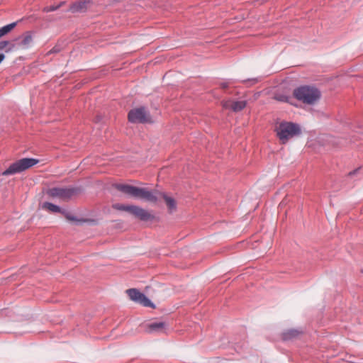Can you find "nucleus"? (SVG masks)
<instances>
[{"instance_id": "nucleus-1", "label": "nucleus", "mask_w": 363, "mask_h": 363, "mask_svg": "<svg viewBox=\"0 0 363 363\" xmlns=\"http://www.w3.org/2000/svg\"><path fill=\"white\" fill-rule=\"evenodd\" d=\"M274 131L282 144L286 143L291 138L298 135L301 132L299 125L288 121L277 123Z\"/></svg>"}, {"instance_id": "nucleus-2", "label": "nucleus", "mask_w": 363, "mask_h": 363, "mask_svg": "<svg viewBox=\"0 0 363 363\" xmlns=\"http://www.w3.org/2000/svg\"><path fill=\"white\" fill-rule=\"evenodd\" d=\"M294 97L306 104H313L320 98V92L313 86H303L294 91Z\"/></svg>"}, {"instance_id": "nucleus-3", "label": "nucleus", "mask_w": 363, "mask_h": 363, "mask_svg": "<svg viewBox=\"0 0 363 363\" xmlns=\"http://www.w3.org/2000/svg\"><path fill=\"white\" fill-rule=\"evenodd\" d=\"M113 208L116 210L128 212L135 218L143 221L152 220L154 218V216L147 211L134 205L115 203L113 205Z\"/></svg>"}, {"instance_id": "nucleus-4", "label": "nucleus", "mask_w": 363, "mask_h": 363, "mask_svg": "<svg viewBox=\"0 0 363 363\" xmlns=\"http://www.w3.org/2000/svg\"><path fill=\"white\" fill-rule=\"evenodd\" d=\"M128 121L131 123H152V118L150 113L144 107L135 108L130 110L128 113Z\"/></svg>"}, {"instance_id": "nucleus-5", "label": "nucleus", "mask_w": 363, "mask_h": 363, "mask_svg": "<svg viewBox=\"0 0 363 363\" xmlns=\"http://www.w3.org/2000/svg\"><path fill=\"white\" fill-rule=\"evenodd\" d=\"M39 160H18L3 172V175H10L21 172L36 164Z\"/></svg>"}, {"instance_id": "nucleus-6", "label": "nucleus", "mask_w": 363, "mask_h": 363, "mask_svg": "<svg viewBox=\"0 0 363 363\" xmlns=\"http://www.w3.org/2000/svg\"><path fill=\"white\" fill-rule=\"evenodd\" d=\"M79 189L77 188H52L48 191V194L51 197H58L61 199H69L77 194Z\"/></svg>"}, {"instance_id": "nucleus-7", "label": "nucleus", "mask_w": 363, "mask_h": 363, "mask_svg": "<svg viewBox=\"0 0 363 363\" xmlns=\"http://www.w3.org/2000/svg\"><path fill=\"white\" fill-rule=\"evenodd\" d=\"M126 293L131 300L138 302L144 306H153L151 301L143 294L140 293L137 289H128Z\"/></svg>"}, {"instance_id": "nucleus-8", "label": "nucleus", "mask_w": 363, "mask_h": 363, "mask_svg": "<svg viewBox=\"0 0 363 363\" xmlns=\"http://www.w3.org/2000/svg\"><path fill=\"white\" fill-rule=\"evenodd\" d=\"M160 194L162 193L157 191H151L144 188H139L136 198L143 199L150 202H156L160 197Z\"/></svg>"}, {"instance_id": "nucleus-9", "label": "nucleus", "mask_w": 363, "mask_h": 363, "mask_svg": "<svg viewBox=\"0 0 363 363\" xmlns=\"http://www.w3.org/2000/svg\"><path fill=\"white\" fill-rule=\"evenodd\" d=\"M247 102L245 101H233L228 100L222 101V106L225 109H231L235 112L242 111L246 107Z\"/></svg>"}, {"instance_id": "nucleus-10", "label": "nucleus", "mask_w": 363, "mask_h": 363, "mask_svg": "<svg viewBox=\"0 0 363 363\" xmlns=\"http://www.w3.org/2000/svg\"><path fill=\"white\" fill-rule=\"evenodd\" d=\"M15 41L18 43V48L20 50H27L30 48L33 43V37L30 33H26L21 37L16 38Z\"/></svg>"}, {"instance_id": "nucleus-11", "label": "nucleus", "mask_w": 363, "mask_h": 363, "mask_svg": "<svg viewBox=\"0 0 363 363\" xmlns=\"http://www.w3.org/2000/svg\"><path fill=\"white\" fill-rule=\"evenodd\" d=\"M116 189L119 190L120 191L130 195L133 197H137L138 191V187H135L131 185L128 184H115Z\"/></svg>"}, {"instance_id": "nucleus-12", "label": "nucleus", "mask_w": 363, "mask_h": 363, "mask_svg": "<svg viewBox=\"0 0 363 363\" xmlns=\"http://www.w3.org/2000/svg\"><path fill=\"white\" fill-rule=\"evenodd\" d=\"M167 328V324L164 322H155L147 325L146 332H164Z\"/></svg>"}, {"instance_id": "nucleus-13", "label": "nucleus", "mask_w": 363, "mask_h": 363, "mask_svg": "<svg viewBox=\"0 0 363 363\" xmlns=\"http://www.w3.org/2000/svg\"><path fill=\"white\" fill-rule=\"evenodd\" d=\"M88 1H79L70 6L69 11L72 13L84 12L87 9Z\"/></svg>"}, {"instance_id": "nucleus-14", "label": "nucleus", "mask_w": 363, "mask_h": 363, "mask_svg": "<svg viewBox=\"0 0 363 363\" xmlns=\"http://www.w3.org/2000/svg\"><path fill=\"white\" fill-rule=\"evenodd\" d=\"M160 196L164 199L165 203L168 207L169 211L170 213H172V211L176 210V208H177L176 201L173 198H171V197L167 196L164 193L160 194Z\"/></svg>"}, {"instance_id": "nucleus-15", "label": "nucleus", "mask_w": 363, "mask_h": 363, "mask_svg": "<svg viewBox=\"0 0 363 363\" xmlns=\"http://www.w3.org/2000/svg\"><path fill=\"white\" fill-rule=\"evenodd\" d=\"M42 208L51 213H61L63 214L65 212V211H62L58 206L49 202L43 203Z\"/></svg>"}, {"instance_id": "nucleus-16", "label": "nucleus", "mask_w": 363, "mask_h": 363, "mask_svg": "<svg viewBox=\"0 0 363 363\" xmlns=\"http://www.w3.org/2000/svg\"><path fill=\"white\" fill-rule=\"evenodd\" d=\"M63 214L65 215L67 220L71 222H75L78 224H82L88 221L87 219L77 218L76 216L66 211H65Z\"/></svg>"}, {"instance_id": "nucleus-17", "label": "nucleus", "mask_w": 363, "mask_h": 363, "mask_svg": "<svg viewBox=\"0 0 363 363\" xmlns=\"http://www.w3.org/2000/svg\"><path fill=\"white\" fill-rule=\"evenodd\" d=\"M16 23H12L0 28V38L11 32L16 26Z\"/></svg>"}, {"instance_id": "nucleus-18", "label": "nucleus", "mask_w": 363, "mask_h": 363, "mask_svg": "<svg viewBox=\"0 0 363 363\" xmlns=\"http://www.w3.org/2000/svg\"><path fill=\"white\" fill-rule=\"evenodd\" d=\"M299 334V332L296 330H290L284 333L285 338H290L297 336Z\"/></svg>"}, {"instance_id": "nucleus-19", "label": "nucleus", "mask_w": 363, "mask_h": 363, "mask_svg": "<svg viewBox=\"0 0 363 363\" xmlns=\"http://www.w3.org/2000/svg\"><path fill=\"white\" fill-rule=\"evenodd\" d=\"M17 50H20L19 48H18V43H14L10 42V45H9L7 48L6 49V52H14Z\"/></svg>"}, {"instance_id": "nucleus-20", "label": "nucleus", "mask_w": 363, "mask_h": 363, "mask_svg": "<svg viewBox=\"0 0 363 363\" xmlns=\"http://www.w3.org/2000/svg\"><path fill=\"white\" fill-rule=\"evenodd\" d=\"M64 3L62 2L57 6H47L43 9V11L45 12H50L54 11L57 9H58Z\"/></svg>"}, {"instance_id": "nucleus-21", "label": "nucleus", "mask_w": 363, "mask_h": 363, "mask_svg": "<svg viewBox=\"0 0 363 363\" xmlns=\"http://www.w3.org/2000/svg\"><path fill=\"white\" fill-rule=\"evenodd\" d=\"M10 45V41L8 40H4L0 41V50H3L7 48L8 45Z\"/></svg>"}, {"instance_id": "nucleus-22", "label": "nucleus", "mask_w": 363, "mask_h": 363, "mask_svg": "<svg viewBox=\"0 0 363 363\" xmlns=\"http://www.w3.org/2000/svg\"><path fill=\"white\" fill-rule=\"evenodd\" d=\"M276 99L280 101L290 103V101H289L290 98L286 96H284V95L276 96Z\"/></svg>"}, {"instance_id": "nucleus-23", "label": "nucleus", "mask_w": 363, "mask_h": 363, "mask_svg": "<svg viewBox=\"0 0 363 363\" xmlns=\"http://www.w3.org/2000/svg\"><path fill=\"white\" fill-rule=\"evenodd\" d=\"M220 86L223 89H225L228 86V84L227 82H223L220 84Z\"/></svg>"}, {"instance_id": "nucleus-24", "label": "nucleus", "mask_w": 363, "mask_h": 363, "mask_svg": "<svg viewBox=\"0 0 363 363\" xmlns=\"http://www.w3.org/2000/svg\"><path fill=\"white\" fill-rule=\"evenodd\" d=\"M5 55L2 53L0 54V63L4 60Z\"/></svg>"}, {"instance_id": "nucleus-25", "label": "nucleus", "mask_w": 363, "mask_h": 363, "mask_svg": "<svg viewBox=\"0 0 363 363\" xmlns=\"http://www.w3.org/2000/svg\"><path fill=\"white\" fill-rule=\"evenodd\" d=\"M58 51H59L58 49H56L55 48H54L49 52L52 53V52H57Z\"/></svg>"}, {"instance_id": "nucleus-26", "label": "nucleus", "mask_w": 363, "mask_h": 363, "mask_svg": "<svg viewBox=\"0 0 363 363\" xmlns=\"http://www.w3.org/2000/svg\"><path fill=\"white\" fill-rule=\"evenodd\" d=\"M24 159H25V160H27V159H29V158H28V157H25Z\"/></svg>"}]
</instances>
